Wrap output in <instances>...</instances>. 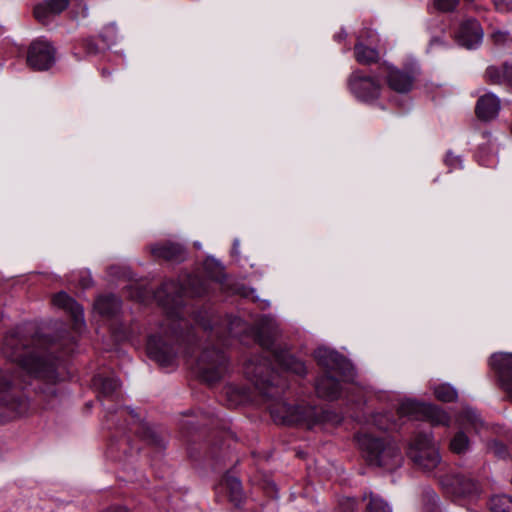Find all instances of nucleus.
<instances>
[{
	"label": "nucleus",
	"mask_w": 512,
	"mask_h": 512,
	"mask_svg": "<svg viewBox=\"0 0 512 512\" xmlns=\"http://www.w3.org/2000/svg\"><path fill=\"white\" fill-rule=\"evenodd\" d=\"M155 298L167 309L166 319L160 331L149 337L147 353L160 366L171 367L189 336L188 333L186 336L183 334V330L188 328V322L181 317L180 312L182 289L175 281H167L155 292Z\"/></svg>",
	"instance_id": "nucleus-1"
},
{
	"label": "nucleus",
	"mask_w": 512,
	"mask_h": 512,
	"mask_svg": "<svg viewBox=\"0 0 512 512\" xmlns=\"http://www.w3.org/2000/svg\"><path fill=\"white\" fill-rule=\"evenodd\" d=\"M40 342L38 336H28L18 327L4 338L2 352L29 375L47 384H55L58 380V359L42 348Z\"/></svg>",
	"instance_id": "nucleus-2"
},
{
	"label": "nucleus",
	"mask_w": 512,
	"mask_h": 512,
	"mask_svg": "<svg viewBox=\"0 0 512 512\" xmlns=\"http://www.w3.org/2000/svg\"><path fill=\"white\" fill-rule=\"evenodd\" d=\"M356 440L370 465L388 471L395 470L402 465L403 457L400 448L393 441L366 432L357 434Z\"/></svg>",
	"instance_id": "nucleus-3"
},
{
	"label": "nucleus",
	"mask_w": 512,
	"mask_h": 512,
	"mask_svg": "<svg viewBox=\"0 0 512 512\" xmlns=\"http://www.w3.org/2000/svg\"><path fill=\"white\" fill-rule=\"evenodd\" d=\"M246 378L255 388L268 399L279 397L285 387V379L271 367V361L266 357L255 356L244 365Z\"/></svg>",
	"instance_id": "nucleus-4"
},
{
	"label": "nucleus",
	"mask_w": 512,
	"mask_h": 512,
	"mask_svg": "<svg viewBox=\"0 0 512 512\" xmlns=\"http://www.w3.org/2000/svg\"><path fill=\"white\" fill-rule=\"evenodd\" d=\"M407 455L424 472H432L441 465V456L431 433L416 434L409 445Z\"/></svg>",
	"instance_id": "nucleus-5"
},
{
	"label": "nucleus",
	"mask_w": 512,
	"mask_h": 512,
	"mask_svg": "<svg viewBox=\"0 0 512 512\" xmlns=\"http://www.w3.org/2000/svg\"><path fill=\"white\" fill-rule=\"evenodd\" d=\"M228 371V360L224 352L219 349H205L199 356L195 365V372L209 384L219 381Z\"/></svg>",
	"instance_id": "nucleus-6"
},
{
	"label": "nucleus",
	"mask_w": 512,
	"mask_h": 512,
	"mask_svg": "<svg viewBox=\"0 0 512 512\" xmlns=\"http://www.w3.org/2000/svg\"><path fill=\"white\" fill-rule=\"evenodd\" d=\"M398 414L400 417L428 421L433 426H448L450 423V417L443 409L411 399L399 405Z\"/></svg>",
	"instance_id": "nucleus-7"
},
{
	"label": "nucleus",
	"mask_w": 512,
	"mask_h": 512,
	"mask_svg": "<svg viewBox=\"0 0 512 512\" xmlns=\"http://www.w3.org/2000/svg\"><path fill=\"white\" fill-rule=\"evenodd\" d=\"M347 86L350 93L359 101L372 103L380 98L382 85L376 76L365 74L363 71L354 70L347 78Z\"/></svg>",
	"instance_id": "nucleus-8"
},
{
	"label": "nucleus",
	"mask_w": 512,
	"mask_h": 512,
	"mask_svg": "<svg viewBox=\"0 0 512 512\" xmlns=\"http://www.w3.org/2000/svg\"><path fill=\"white\" fill-rule=\"evenodd\" d=\"M317 363L326 370L328 375H339L344 380L351 381L355 376L353 365L337 351L319 347L314 352Z\"/></svg>",
	"instance_id": "nucleus-9"
},
{
	"label": "nucleus",
	"mask_w": 512,
	"mask_h": 512,
	"mask_svg": "<svg viewBox=\"0 0 512 512\" xmlns=\"http://www.w3.org/2000/svg\"><path fill=\"white\" fill-rule=\"evenodd\" d=\"M0 406L7 408L14 416H21L28 411L29 403L22 392L11 385L10 378L0 371Z\"/></svg>",
	"instance_id": "nucleus-10"
},
{
	"label": "nucleus",
	"mask_w": 512,
	"mask_h": 512,
	"mask_svg": "<svg viewBox=\"0 0 512 512\" xmlns=\"http://www.w3.org/2000/svg\"><path fill=\"white\" fill-rule=\"evenodd\" d=\"M489 366L496 374L500 388L512 401V352H496L490 356Z\"/></svg>",
	"instance_id": "nucleus-11"
},
{
	"label": "nucleus",
	"mask_w": 512,
	"mask_h": 512,
	"mask_svg": "<svg viewBox=\"0 0 512 512\" xmlns=\"http://www.w3.org/2000/svg\"><path fill=\"white\" fill-rule=\"evenodd\" d=\"M27 62L34 70H48L55 63L54 47L44 40L32 42L28 49Z\"/></svg>",
	"instance_id": "nucleus-12"
},
{
	"label": "nucleus",
	"mask_w": 512,
	"mask_h": 512,
	"mask_svg": "<svg viewBox=\"0 0 512 512\" xmlns=\"http://www.w3.org/2000/svg\"><path fill=\"white\" fill-rule=\"evenodd\" d=\"M279 406L284 413L279 416L283 423L306 422L309 427H312L320 421V415L314 407L304 405L291 406L285 402H281Z\"/></svg>",
	"instance_id": "nucleus-13"
},
{
	"label": "nucleus",
	"mask_w": 512,
	"mask_h": 512,
	"mask_svg": "<svg viewBox=\"0 0 512 512\" xmlns=\"http://www.w3.org/2000/svg\"><path fill=\"white\" fill-rule=\"evenodd\" d=\"M484 32L476 19H467L460 24L456 33L457 43L466 49L478 48L483 40Z\"/></svg>",
	"instance_id": "nucleus-14"
},
{
	"label": "nucleus",
	"mask_w": 512,
	"mask_h": 512,
	"mask_svg": "<svg viewBox=\"0 0 512 512\" xmlns=\"http://www.w3.org/2000/svg\"><path fill=\"white\" fill-rule=\"evenodd\" d=\"M443 487L448 493L457 497H471L480 493L479 484L468 477L455 475L441 480Z\"/></svg>",
	"instance_id": "nucleus-15"
},
{
	"label": "nucleus",
	"mask_w": 512,
	"mask_h": 512,
	"mask_svg": "<svg viewBox=\"0 0 512 512\" xmlns=\"http://www.w3.org/2000/svg\"><path fill=\"white\" fill-rule=\"evenodd\" d=\"M151 254L155 258L167 261L181 262L186 258V250L180 243L164 241L150 247Z\"/></svg>",
	"instance_id": "nucleus-16"
},
{
	"label": "nucleus",
	"mask_w": 512,
	"mask_h": 512,
	"mask_svg": "<svg viewBox=\"0 0 512 512\" xmlns=\"http://www.w3.org/2000/svg\"><path fill=\"white\" fill-rule=\"evenodd\" d=\"M500 108V99L493 93H487L478 99L475 112L479 119L490 121L498 116Z\"/></svg>",
	"instance_id": "nucleus-17"
},
{
	"label": "nucleus",
	"mask_w": 512,
	"mask_h": 512,
	"mask_svg": "<svg viewBox=\"0 0 512 512\" xmlns=\"http://www.w3.org/2000/svg\"><path fill=\"white\" fill-rule=\"evenodd\" d=\"M273 360L282 370L295 373L297 375L306 374L304 362L295 358L286 350H273Z\"/></svg>",
	"instance_id": "nucleus-18"
},
{
	"label": "nucleus",
	"mask_w": 512,
	"mask_h": 512,
	"mask_svg": "<svg viewBox=\"0 0 512 512\" xmlns=\"http://www.w3.org/2000/svg\"><path fill=\"white\" fill-rule=\"evenodd\" d=\"M414 83V76L407 71L397 68H390L387 75V84L397 93H407L411 90Z\"/></svg>",
	"instance_id": "nucleus-19"
},
{
	"label": "nucleus",
	"mask_w": 512,
	"mask_h": 512,
	"mask_svg": "<svg viewBox=\"0 0 512 512\" xmlns=\"http://www.w3.org/2000/svg\"><path fill=\"white\" fill-rule=\"evenodd\" d=\"M315 389L317 395L326 400H336L341 394L339 381L333 375L328 374L316 380Z\"/></svg>",
	"instance_id": "nucleus-20"
},
{
	"label": "nucleus",
	"mask_w": 512,
	"mask_h": 512,
	"mask_svg": "<svg viewBox=\"0 0 512 512\" xmlns=\"http://www.w3.org/2000/svg\"><path fill=\"white\" fill-rule=\"evenodd\" d=\"M68 0H48L34 8V16L42 23H46L52 16L60 14L68 7Z\"/></svg>",
	"instance_id": "nucleus-21"
},
{
	"label": "nucleus",
	"mask_w": 512,
	"mask_h": 512,
	"mask_svg": "<svg viewBox=\"0 0 512 512\" xmlns=\"http://www.w3.org/2000/svg\"><path fill=\"white\" fill-rule=\"evenodd\" d=\"M52 302L55 306L69 312L76 323L83 322V308L67 293L63 291L57 293Z\"/></svg>",
	"instance_id": "nucleus-22"
},
{
	"label": "nucleus",
	"mask_w": 512,
	"mask_h": 512,
	"mask_svg": "<svg viewBox=\"0 0 512 512\" xmlns=\"http://www.w3.org/2000/svg\"><path fill=\"white\" fill-rule=\"evenodd\" d=\"M95 310L107 317L116 315L121 308V300L115 295H104L97 298L94 304Z\"/></svg>",
	"instance_id": "nucleus-23"
},
{
	"label": "nucleus",
	"mask_w": 512,
	"mask_h": 512,
	"mask_svg": "<svg viewBox=\"0 0 512 512\" xmlns=\"http://www.w3.org/2000/svg\"><path fill=\"white\" fill-rule=\"evenodd\" d=\"M354 55L356 61L361 65H371L379 59L378 50L364 45L361 41L355 44Z\"/></svg>",
	"instance_id": "nucleus-24"
},
{
	"label": "nucleus",
	"mask_w": 512,
	"mask_h": 512,
	"mask_svg": "<svg viewBox=\"0 0 512 512\" xmlns=\"http://www.w3.org/2000/svg\"><path fill=\"white\" fill-rule=\"evenodd\" d=\"M224 485L228 491L229 498L236 506H239L243 501V490L241 482L236 477H226Z\"/></svg>",
	"instance_id": "nucleus-25"
},
{
	"label": "nucleus",
	"mask_w": 512,
	"mask_h": 512,
	"mask_svg": "<svg viewBox=\"0 0 512 512\" xmlns=\"http://www.w3.org/2000/svg\"><path fill=\"white\" fill-rule=\"evenodd\" d=\"M449 448L451 452L461 455L465 454L470 448V439L463 431H458L450 440Z\"/></svg>",
	"instance_id": "nucleus-26"
},
{
	"label": "nucleus",
	"mask_w": 512,
	"mask_h": 512,
	"mask_svg": "<svg viewBox=\"0 0 512 512\" xmlns=\"http://www.w3.org/2000/svg\"><path fill=\"white\" fill-rule=\"evenodd\" d=\"M490 512H512V498L508 495H496L489 500Z\"/></svg>",
	"instance_id": "nucleus-27"
},
{
	"label": "nucleus",
	"mask_w": 512,
	"mask_h": 512,
	"mask_svg": "<svg viewBox=\"0 0 512 512\" xmlns=\"http://www.w3.org/2000/svg\"><path fill=\"white\" fill-rule=\"evenodd\" d=\"M363 498H369V502L367 504L368 512H392L389 504L383 498L374 494L373 492H369L368 494L365 493Z\"/></svg>",
	"instance_id": "nucleus-28"
},
{
	"label": "nucleus",
	"mask_w": 512,
	"mask_h": 512,
	"mask_svg": "<svg viewBox=\"0 0 512 512\" xmlns=\"http://www.w3.org/2000/svg\"><path fill=\"white\" fill-rule=\"evenodd\" d=\"M434 395L442 402H453L458 396L456 389L449 384H439L435 386Z\"/></svg>",
	"instance_id": "nucleus-29"
},
{
	"label": "nucleus",
	"mask_w": 512,
	"mask_h": 512,
	"mask_svg": "<svg viewBox=\"0 0 512 512\" xmlns=\"http://www.w3.org/2000/svg\"><path fill=\"white\" fill-rule=\"evenodd\" d=\"M458 422L463 427L471 426L473 428H478L482 425V421L479 418V415L475 410L471 408H466L463 410L458 418Z\"/></svg>",
	"instance_id": "nucleus-30"
},
{
	"label": "nucleus",
	"mask_w": 512,
	"mask_h": 512,
	"mask_svg": "<svg viewBox=\"0 0 512 512\" xmlns=\"http://www.w3.org/2000/svg\"><path fill=\"white\" fill-rule=\"evenodd\" d=\"M99 37L107 47L115 44L118 39V31L116 25L114 23L106 25L102 29Z\"/></svg>",
	"instance_id": "nucleus-31"
},
{
	"label": "nucleus",
	"mask_w": 512,
	"mask_h": 512,
	"mask_svg": "<svg viewBox=\"0 0 512 512\" xmlns=\"http://www.w3.org/2000/svg\"><path fill=\"white\" fill-rule=\"evenodd\" d=\"M504 65L489 66L486 70V77L492 84H504Z\"/></svg>",
	"instance_id": "nucleus-32"
},
{
	"label": "nucleus",
	"mask_w": 512,
	"mask_h": 512,
	"mask_svg": "<svg viewBox=\"0 0 512 512\" xmlns=\"http://www.w3.org/2000/svg\"><path fill=\"white\" fill-rule=\"evenodd\" d=\"M190 285V293L193 296H202L206 294L209 290V283L207 280H203L200 278H193L189 282Z\"/></svg>",
	"instance_id": "nucleus-33"
},
{
	"label": "nucleus",
	"mask_w": 512,
	"mask_h": 512,
	"mask_svg": "<svg viewBox=\"0 0 512 512\" xmlns=\"http://www.w3.org/2000/svg\"><path fill=\"white\" fill-rule=\"evenodd\" d=\"M120 387V381L117 378L109 377L101 380V392L109 396Z\"/></svg>",
	"instance_id": "nucleus-34"
},
{
	"label": "nucleus",
	"mask_w": 512,
	"mask_h": 512,
	"mask_svg": "<svg viewBox=\"0 0 512 512\" xmlns=\"http://www.w3.org/2000/svg\"><path fill=\"white\" fill-rule=\"evenodd\" d=\"M81 45L85 49L87 55H97L101 51V48L97 45L94 37L84 38Z\"/></svg>",
	"instance_id": "nucleus-35"
},
{
	"label": "nucleus",
	"mask_w": 512,
	"mask_h": 512,
	"mask_svg": "<svg viewBox=\"0 0 512 512\" xmlns=\"http://www.w3.org/2000/svg\"><path fill=\"white\" fill-rule=\"evenodd\" d=\"M460 0H434V6L441 12H451L458 5Z\"/></svg>",
	"instance_id": "nucleus-36"
},
{
	"label": "nucleus",
	"mask_w": 512,
	"mask_h": 512,
	"mask_svg": "<svg viewBox=\"0 0 512 512\" xmlns=\"http://www.w3.org/2000/svg\"><path fill=\"white\" fill-rule=\"evenodd\" d=\"M374 423L380 430H391L395 428V423L390 422L386 414H377L374 416Z\"/></svg>",
	"instance_id": "nucleus-37"
},
{
	"label": "nucleus",
	"mask_w": 512,
	"mask_h": 512,
	"mask_svg": "<svg viewBox=\"0 0 512 512\" xmlns=\"http://www.w3.org/2000/svg\"><path fill=\"white\" fill-rule=\"evenodd\" d=\"M445 163L450 170H453L462 166V159L460 156L454 155L452 152H448L445 157Z\"/></svg>",
	"instance_id": "nucleus-38"
},
{
	"label": "nucleus",
	"mask_w": 512,
	"mask_h": 512,
	"mask_svg": "<svg viewBox=\"0 0 512 512\" xmlns=\"http://www.w3.org/2000/svg\"><path fill=\"white\" fill-rule=\"evenodd\" d=\"M341 512H355L356 500L354 498H345L340 502Z\"/></svg>",
	"instance_id": "nucleus-39"
},
{
	"label": "nucleus",
	"mask_w": 512,
	"mask_h": 512,
	"mask_svg": "<svg viewBox=\"0 0 512 512\" xmlns=\"http://www.w3.org/2000/svg\"><path fill=\"white\" fill-rule=\"evenodd\" d=\"M259 344L265 349H271L274 345V338L272 336H264L262 333L258 335Z\"/></svg>",
	"instance_id": "nucleus-40"
},
{
	"label": "nucleus",
	"mask_w": 512,
	"mask_h": 512,
	"mask_svg": "<svg viewBox=\"0 0 512 512\" xmlns=\"http://www.w3.org/2000/svg\"><path fill=\"white\" fill-rule=\"evenodd\" d=\"M504 65V84H507L512 87V65L503 64Z\"/></svg>",
	"instance_id": "nucleus-41"
},
{
	"label": "nucleus",
	"mask_w": 512,
	"mask_h": 512,
	"mask_svg": "<svg viewBox=\"0 0 512 512\" xmlns=\"http://www.w3.org/2000/svg\"><path fill=\"white\" fill-rule=\"evenodd\" d=\"M508 33L502 31H495L492 34V38L496 44H501L506 41Z\"/></svg>",
	"instance_id": "nucleus-42"
},
{
	"label": "nucleus",
	"mask_w": 512,
	"mask_h": 512,
	"mask_svg": "<svg viewBox=\"0 0 512 512\" xmlns=\"http://www.w3.org/2000/svg\"><path fill=\"white\" fill-rule=\"evenodd\" d=\"M148 441L154 445L163 447L162 440L159 438L158 435H156L154 432L149 431V439Z\"/></svg>",
	"instance_id": "nucleus-43"
},
{
	"label": "nucleus",
	"mask_w": 512,
	"mask_h": 512,
	"mask_svg": "<svg viewBox=\"0 0 512 512\" xmlns=\"http://www.w3.org/2000/svg\"><path fill=\"white\" fill-rule=\"evenodd\" d=\"M444 44V40L441 37H433L430 40V48H433L435 46H440Z\"/></svg>",
	"instance_id": "nucleus-44"
},
{
	"label": "nucleus",
	"mask_w": 512,
	"mask_h": 512,
	"mask_svg": "<svg viewBox=\"0 0 512 512\" xmlns=\"http://www.w3.org/2000/svg\"><path fill=\"white\" fill-rule=\"evenodd\" d=\"M347 37V33L345 31H341L339 33H337L334 38L336 41L338 42H341L342 40H344L345 38Z\"/></svg>",
	"instance_id": "nucleus-45"
},
{
	"label": "nucleus",
	"mask_w": 512,
	"mask_h": 512,
	"mask_svg": "<svg viewBox=\"0 0 512 512\" xmlns=\"http://www.w3.org/2000/svg\"><path fill=\"white\" fill-rule=\"evenodd\" d=\"M238 248H239V240H234L233 242V253L238 254Z\"/></svg>",
	"instance_id": "nucleus-46"
},
{
	"label": "nucleus",
	"mask_w": 512,
	"mask_h": 512,
	"mask_svg": "<svg viewBox=\"0 0 512 512\" xmlns=\"http://www.w3.org/2000/svg\"><path fill=\"white\" fill-rule=\"evenodd\" d=\"M270 413L274 418L278 417V410L272 406L270 407Z\"/></svg>",
	"instance_id": "nucleus-47"
},
{
	"label": "nucleus",
	"mask_w": 512,
	"mask_h": 512,
	"mask_svg": "<svg viewBox=\"0 0 512 512\" xmlns=\"http://www.w3.org/2000/svg\"><path fill=\"white\" fill-rule=\"evenodd\" d=\"M101 74L103 77H110L111 76V72L107 69H102L101 71Z\"/></svg>",
	"instance_id": "nucleus-48"
},
{
	"label": "nucleus",
	"mask_w": 512,
	"mask_h": 512,
	"mask_svg": "<svg viewBox=\"0 0 512 512\" xmlns=\"http://www.w3.org/2000/svg\"><path fill=\"white\" fill-rule=\"evenodd\" d=\"M105 512H128V511L126 509H113V510H108Z\"/></svg>",
	"instance_id": "nucleus-49"
},
{
	"label": "nucleus",
	"mask_w": 512,
	"mask_h": 512,
	"mask_svg": "<svg viewBox=\"0 0 512 512\" xmlns=\"http://www.w3.org/2000/svg\"><path fill=\"white\" fill-rule=\"evenodd\" d=\"M46 393V391H44ZM47 393L54 395L56 393L54 388H48Z\"/></svg>",
	"instance_id": "nucleus-50"
},
{
	"label": "nucleus",
	"mask_w": 512,
	"mask_h": 512,
	"mask_svg": "<svg viewBox=\"0 0 512 512\" xmlns=\"http://www.w3.org/2000/svg\"><path fill=\"white\" fill-rule=\"evenodd\" d=\"M429 497H430L433 501L437 498V496H436V495H435V493H433V492L429 494Z\"/></svg>",
	"instance_id": "nucleus-51"
},
{
	"label": "nucleus",
	"mask_w": 512,
	"mask_h": 512,
	"mask_svg": "<svg viewBox=\"0 0 512 512\" xmlns=\"http://www.w3.org/2000/svg\"><path fill=\"white\" fill-rule=\"evenodd\" d=\"M127 409H128V411H129V413H130L131 415L136 416V414L134 413V410H133V409H131V408H127Z\"/></svg>",
	"instance_id": "nucleus-52"
},
{
	"label": "nucleus",
	"mask_w": 512,
	"mask_h": 512,
	"mask_svg": "<svg viewBox=\"0 0 512 512\" xmlns=\"http://www.w3.org/2000/svg\"><path fill=\"white\" fill-rule=\"evenodd\" d=\"M508 6H511L509 9H512V2L507 3Z\"/></svg>",
	"instance_id": "nucleus-53"
}]
</instances>
